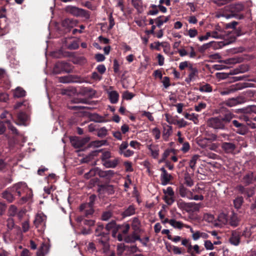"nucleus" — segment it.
Masks as SVG:
<instances>
[{
    "instance_id": "f257e3e1",
    "label": "nucleus",
    "mask_w": 256,
    "mask_h": 256,
    "mask_svg": "<svg viewBox=\"0 0 256 256\" xmlns=\"http://www.w3.org/2000/svg\"><path fill=\"white\" fill-rule=\"evenodd\" d=\"M64 11L76 17L83 16L86 18H90V14L88 11L76 6H68L65 7Z\"/></svg>"
},
{
    "instance_id": "f03ea898",
    "label": "nucleus",
    "mask_w": 256,
    "mask_h": 256,
    "mask_svg": "<svg viewBox=\"0 0 256 256\" xmlns=\"http://www.w3.org/2000/svg\"><path fill=\"white\" fill-rule=\"evenodd\" d=\"M46 216L43 213L38 214L34 222V224L38 230L44 232L46 226Z\"/></svg>"
},
{
    "instance_id": "7ed1b4c3",
    "label": "nucleus",
    "mask_w": 256,
    "mask_h": 256,
    "mask_svg": "<svg viewBox=\"0 0 256 256\" xmlns=\"http://www.w3.org/2000/svg\"><path fill=\"white\" fill-rule=\"evenodd\" d=\"M208 124L216 130H224L226 128V126L221 119V116L210 118L208 121Z\"/></svg>"
},
{
    "instance_id": "20e7f679",
    "label": "nucleus",
    "mask_w": 256,
    "mask_h": 256,
    "mask_svg": "<svg viewBox=\"0 0 256 256\" xmlns=\"http://www.w3.org/2000/svg\"><path fill=\"white\" fill-rule=\"evenodd\" d=\"M244 6L243 4H232L230 6V10L231 11L230 14H222L220 16H219L218 17L221 16L226 18V19H228L233 17H236L238 16L235 13L242 11L244 10Z\"/></svg>"
},
{
    "instance_id": "39448f33",
    "label": "nucleus",
    "mask_w": 256,
    "mask_h": 256,
    "mask_svg": "<svg viewBox=\"0 0 256 256\" xmlns=\"http://www.w3.org/2000/svg\"><path fill=\"white\" fill-rule=\"evenodd\" d=\"M210 33L212 38L216 39H226L228 35L226 32L218 25L216 26L214 29L210 32Z\"/></svg>"
},
{
    "instance_id": "423d86ee",
    "label": "nucleus",
    "mask_w": 256,
    "mask_h": 256,
    "mask_svg": "<svg viewBox=\"0 0 256 256\" xmlns=\"http://www.w3.org/2000/svg\"><path fill=\"white\" fill-rule=\"evenodd\" d=\"M248 84L246 82L238 83L236 84L231 86L230 88L225 90L221 91L220 94L222 96L226 95L236 90L247 88L248 86Z\"/></svg>"
},
{
    "instance_id": "0eeeda50",
    "label": "nucleus",
    "mask_w": 256,
    "mask_h": 256,
    "mask_svg": "<svg viewBox=\"0 0 256 256\" xmlns=\"http://www.w3.org/2000/svg\"><path fill=\"white\" fill-rule=\"evenodd\" d=\"M128 142L126 141L122 142L118 148V153L120 155H123L126 158H128L134 154V152L128 149Z\"/></svg>"
},
{
    "instance_id": "6e6552de",
    "label": "nucleus",
    "mask_w": 256,
    "mask_h": 256,
    "mask_svg": "<svg viewBox=\"0 0 256 256\" xmlns=\"http://www.w3.org/2000/svg\"><path fill=\"white\" fill-rule=\"evenodd\" d=\"M108 234V233L106 234L104 232L96 234V236L98 237L96 240L99 244L103 246L104 251L107 250L109 248Z\"/></svg>"
},
{
    "instance_id": "1a4fd4ad",
    "label": "nucleus",
    "mask_w": 256,
    "mask_h": 256,
    "mask_svg": "<svg viewBox=\"0 0 256 256\" xmlns=\"http://www.w3.org/2000/svg\"><path fill=\"white\" fill-rule=\"evenodd\" d=\"M69 66L68 64L64 62H57L53 70L54 73L58 74L62 72H70V71L67 70V67Z\"/></svg>"
},
{
    "instance_id": "9d476101",
    "label": "nucleus",
    "mask_w": 256,
    "mask_h": 256,
    "mask_svg": "<svg viewBox=\"0 0 256 256\" xmlns=\"http://www.w3.org/2000/svg\"><path fill=\"white\" fill-rule=\"evenodd\" d=\"M78 23V21L76 20L67 18L62 22V25L67 31H70L71 28L77 25Z\"/></svg>"
},
{
    "instance_id": "9b49d317",
    "label": "nucleus",
    "mask_w": 256,
    "mask_h": 256,
    "mask_svg": "<svg viewBox=\"0 0 256 256\" xmlns=\"http://www.w3.org/2000/svg\"><path fill=\"white\" fill-rule=\"evenodd\" d=\"M90 140V137L79 138L76 137L71 140L72 145L76 148H80L84 146Z\"/></svg>"
},
{
    "instance_id": "f8f14e48",
    "label": "nucleus",
    "mask_w": 256,
    "mask_h": 256,
    "mask_svg": "<svg viewBox=\"0 0 256 256\" xmlns=\"http://www.w3.org/2000/svg\"><path fill=\"white\" fill-rule=\"evenodd\" d=\"M245 102L246 100L244 97L240 96L228 100L226 102V104L230 107H232L237 104L244 103Z\"/></svg>"
},
{
    "instance_id": "ddd939ff",
    "label": "nucleus",
    "mask_w": 256,
    "mask_h": 256,
    "mask_svg": "<svg viewBox=\"0 0 256 256\" xmlns=\"http://www.w3.org/2000/svg\"><path fill=\"white\" fill-rule=\"evenodd\" d=\"M80 210L86 216L92 214L94 212L93 206L85 204L80 206Z\"/></svg>"
},
{
    "instance_id": "4468645a",
    "label": "nucleus",
    "mask_w": 256,
    "mask_h": 256,
    "mask_svg": "<svg viewBox=\"0 0 256 256\" xmlns=\"http://www.w3.org/2000/svg\"><path fill=\"white\" fill-rule=\"evenodd\" d=\"M160 170L162 173L160 175L161 182L162 185L167 184L172 178V176L168 173L164 168H162Z\"/></svg>"
},
{
    "instance_id": "2eb2a0df",
    "label": "nucleus",
    "mask_w": 256,
    "mask_h": 256,
    "mask_svg": "<svg viewBox=\"0 0 256 256\" xmlns=\"http://www.w3.org/2000/svg\"><path fill=\"white\" fill-rule=\"evenodd\" d=\"M232 124L234 126L238 128V130L236 131L238 134L241 135H244L247 132L248 129L244 124L239 122L236 120H234L232 121Z\"/></svg>"
},
{
    "instance_id": "dca6fc26",
    "label": "nucleus",
    "mask_w": 256,
    "mask_h": 256,
    "mask_svg": "<svg viewBox=\"0 0 256 256\" xmlns=\"http://www.w3.org/2000/svg\"><path fill=\"white\" fill-rule=\"evenodd\" d=\"M222 148L227 154L232 153L236 148V145L232 142H224L222 144Z\"/></svg>"
},
{
    "instance_id": "f3484780",
    "label": "nucleus",
    "mask_w": 256,
    "mask_h": 256,
    "mask_svg": "<svg viewBox=\"0 0 256 256\" xmlns=\"http://www.w3.org/2000/svg\"><path fill=\"white\" fill-rule=\"evenodd\" d=\"M229 241L232 244L236 246H238L240 242V232L236 230L232 231Z\"/></svg>"
},
{
    "instance_id": "a211bd4d",
    "label": "nucleus",
    "mask_w": 256,
    "mask_h": 256,
    "mask_svg": "<svg viewBox=\"0 0 256 256\" xmlns=\"http://www.w3.org/2000/svg\"><path fill=\"white\" fill-rule=\"evenodd\" d=\"M134 232L130 234L124 238V240L126 243H132L134 242L136 240H140L142 242V240L140 238V236L137 234L136 232Z\"/></svg>"
},
{
    "instance_id": "6ab92c4d",
    "label": "nucleus",
    "mask_w": 256,
    "mask_h": 256,
    "mask_svg": "<svg viewBox=\"0 0 256 256\" xmlns=\"http://www.w3.org/2000/svg\"><path fill=\"white\" fill-rule=\"evenodd\" d=\"M50 246L47 243H42L36 252L37 256H44L48 252Z\"/></svg>"
},
{
    "instance_id": "aec40b11",
    "label": "nucleus",
    "mask_w": 256,
    "mask_h": 256,
    "mask_svg": "<svg viewBox=\"0 0 256 256\" xmlns=\"http://www.w3.org/2000/svg\"><path fill=\"white\" fill-rule=\"evenodd\" d=\"M172 132V127L171 126L167 124L163 126L162 138L165 140H168Z\"/></svg>"
},
{
    "instance_id": "412c9836",
    "label": "nucleus",
    "mask_w": 256,
    "mask_h": 256,
    "mask_svg": "<svg viewBox=\"0 0 256 256\" xmlns=\"http://www.w3.org/2000/svg\"><path fill=\"white\" fill-rule=\"evenodd\" d=\"M132 6L137 10L138 13H142L144 10L142 0H132Z\"/></svg>"
},
{
    "instance_id": "4be33fe9",
    "label": "nucleus",
    "mask_w": 256,
    "mask_h": 256,
    "mask_svg": "<svg viewBox=\"0 0 256 256\" xmlns=\"http://www.w3.org/2000/svg\"><path fill=\"white\" fill-rule=\"evenodd\" d=\"M256 180V178H254L252 172H247L242 178V182L246 184H249L252 182L254 180Z\"/></svg>"
},
{
    "instance_id": "5701e85b",
    "label": "nucleus",
    "mask_w": 256,
    "mask_h": 256,
    "mask_svg": "<svg viewBox=\"0 0 256 256\" xmlns=\"http://www.w3.org/2000/svg\"><path fill=\"white\" fill-rule=\"evenodd\" d=\"M119 162L120 159L117 158L112 160H108L102 163V164L106 168H114L118 166Z\"/></svg>"
},
{
    "instance_id": "b1692460",
    "label": "nucleus",
    "mask_w": 256,
    "mask_h": 256,
    "mask_svg": "<svg viewBox=\"0 0 256 256\" xmlns=\"http://www.w3.org/2000/svg\"><path fill=\"white\" fill-rule=\"evenodd\" d=\"M99 190L108 194H112L114 192V188L112 185H100Z\"/></svg>"
},
{
    "instance_id": "393cba45",
    "label": "nucleus",
    "mask_w": 256,
    "mask_h": 256,
    "mask_svg": "<svg viewBox=\"0 0 256 256\" xmlns=\"http://www.w3.org/2000/svg\"><path fill=\"white\" fill-rule=\"evenodd\" d=\"M148 148L151 152L152 156L154 158H157L159 154V148L158 145L150 144Z\"/></svg>"
},
{
    "instance_id": "a878e982",
    "label": "nucleus",
    "mask_w": 256,
    "mask_h": 256,
    "mask_svg": "<svg viewBox=\"0 0 256 256\" xmlns=\"http://www.w3.org/2000/svg\"><path fill=\"white\" fill-rule=\"evenodd\" d=\"M170 16H160L154 20V22L158 27L160 28L164 23L166 22L170 19Z\"/></svg>"
},
{
    "instance_id": "bb28decb",
    "label": "nucleus",
    "mask_w": 256,
    "mask_h": 256,
    "mask_svg": "<svg viewBox=\"0 0 256 256\" xmlns=\"http://www.w3.org/2000/svg\"><path fill=\"white\" fill-rule=\"evenodd\" d=\"M108 95L111 103L116 104L118 102L119 98V94L116 91L113 90L110 92L108 93Z\"/></svg>"
},
{
    "instance_id": "cd10ccee",
    "label": "nucleus",
    "mask_w": 256,
    "mask_h": 256,
    "mask_svg": "<svg viewBox=\"0 0 256 256\" xmlns=\"http://www.w3.org/2000/svg\"><path fill=\"white\" fill-rule=\"evenodd\" d=\"M198 76V70L196 69L193 71L190 72L188 76L186 78L185 81L188 83H190L194 80Z\"/></svg>"
},
{
    "instance_id": "c85d7f7f",
    "label": "nucleus",
    "mask_w": 256,
    "mask_h": 256,
    "mask_svg": "<svg viewBox=\"0 0 256 256\" xmlns=\"http://www.w3.org/2000/svg\"><path fill=\"white\" fill-rule=\"evenodd\" d=\"M26 91L22 88L18 86L14 90V96L16 98H22L26 96Z\"/></svg>"
},
{
    "instance_id": "c756f323",
    "label": "nucleus",
    "mask_w": 256,
    "mask_h": 256,
    "mask_svg": "<svg viewBox=\"0 0 256 256\" xmlns=\"http://www.w3.org/2000/svg\"><path fill=\"white\" fill-rule=\"evenodd\" d=\"M240 219L238 217L237 215L234 213H232L230 217L229 222L230 225L232 226L236 227L238 225Z\"/></svg>"
},
{
    "instance_id": "7c9ffc66",
    "label": "nucleus",
    "mask_w": 256,
    "mask_h": 256,
    "mask_svg": "<svg viewBox=\"0 0 256 256\" xmlns=\"http://www.w3.org/2000/svg\"><path fill=\"white\" fill-rule=\"evenodd\" d=\"M234 115L230 112H226L223 116H221V119L223 121L224 124H226L230 122L233 118Z\"/></svg>"
},
{
    "instance_id": "2f4dec72",
    "label": "nucleus",
    "mask_w": 256,
    "mask_h": 256,
    "mask_svg": "<svg viewBox=\"0 0 256 256\" xmlns=\"http://www.w3.org/2000/svg\"><path fill=\"white\" fill-rule=\"evenodd\" d=\"M201 207L200 204H196L194 202H188V212L198 211Z\"/></svg>"
},
{
    "instance_id": "473e14b6",
    "label": "nucleus",
    "mask_w": 256,
    "mask_h": 256,
    "mask_svg": "<svg viewBox=\"0 0 256 256\" xmlns=\"http://www.w3.org/2000/svg\"><path fill=\"white\" fill-rule=\"evenodd\" d=\"M135 213V208L132 205L130 206L122 213L124 217L130 216Z\"/></svg>"
},
{
    "instance_id": "72a5a7b5",
    "label": "nucleus",
    "mask_w": 256,
    "mask_h": 256,
    "mask_svg": "<svg viewBox=\"0 0 256 256\" xmlns=\"http://www.w3.org/2000/svg\"><path fill=\"white\" fill-rule=\"evenodd\" d=\"M170 224L175 228L182 229L184 226V224L180 221H176L174 219L170 220Z\"/></svg>"
},
{
    "instance_id": "f704fd0d",
    "label": "nucleus",
    "mask_w": 256,
    "mask_h": 256,
    "mask_svg": "<svg viewBox=\"0 0 256 256\" xmlns=\"http://www.w3.org/2000/svg\"><path fill=\"white\" fill-rule=\"evenodd\" d=\"M132 229L135 232H138L140 230V222L138 218H134L132 224Z\"/></svg>"
},
{
    "instance_id": "c9c22d12",
    "label": "nucleus",
    "mask_w": 256,
    "mask_h": 256,
    "mask_svg": "<svg viewBox=\"0 0 256 256\" xmlns=\"http://www.w3.org/2000/svg\"><path fill=\"white\" fill-rule=\"evenodd\" d=\"M218 220L222 224H226L228 222V216L226 214L222 212L218 216Z\"/></svg>"
},
{
    "instance_id": "e433bc0d",
    "label": "nucleus",
    "mask_w": 256,
    "mask_h": 256,
    "mask_svg": "<svg viewBox=\"0 0 256 256\" xmlns=\"http://www.w3.org/2000/svg\"><path fill=\"white\" fill-rule=\"evenodd\" d=\"M242 111L245 114H251L252 113L256 114V106L251 105L248 106L242 109Z\"/></svg>"
},
{
    "instance_id": "4c0bfd02",
    "label": "nucleus",
    "mask_w": 256,
    "mask_h": 256,
    "mask_svg": "<svg viewBox=\"0 0 256 256\" xmlns=\"http://www.w3.org/2000/svg\"><path fill=\"white\" fill-rule=\"evenodd\" d=\"M199 90L200 92H212V89L210 84H206L200 86L199 88Z\"/></svg>"
},
{
    "instance_id": "58836bf2",
    "label": "nucleus",
    "mask_w": 256,
    "mask_h": 256,
    "mask_svg": "<svg viewBox=\"0 0 256 256\" xmlns=\"http://www.w3.org/2000/svg\"><path fill=\"white\" fill-rule=\"evenodd\" d=\"M199 156L197 154L194 155L192 158L189 162V166L190 168L194 170L195 168L197 160L198 159Z\"/></svg>"
},
{
    "instance_id": "ea45409f",
    "label": "nucleus",
    "mask_w": 256,
    "mask_h": 256,
    "mask_svg": "<svg viewBox=\"0 0 256 256\" xmlns=\"http://www.w3.org/2000/svg\"><path fill=\"white\" fill-rule=\"evenodd\" d=\"M58 80L59 82L62 83H70L72 82V78L70 76L58 77Z\"/></svg>"
},
{
    "instance_id": "a19ab883",
    "label": "nucleus",
    "mask_w": 256,
    "mask_h": 256,
    "mask_svg": "<svg viewBox=\"0 0 256 256\" xmlns=\"http://www.w3.org/2000/svg\"><path fill=\"white\" fill-rule=\"evenodd\" d=\"M243 202V198L242 196L238 197L234 200V204L235 208L237 209L240 208Z\"/></svg>"
},
{
    "instance_id": "79ce46f5",
    "label": "nucleus",
    "mask_w": 256,
    "mask_h": 256,
    "mask_svg": "<svg viewBox=\"0 0 256 256\" xmlns=\"http://www.w3.org/2000/svg\"><path fill=\"white\" fill-rule=\"evenodd\" d=\"M184 116L186 118L193 121L195 124H196L198 121V116L195 115L194 114H189L186 113Z\"/></svg>"
},
{
    "instance_id": "37998d69",
    "label": "nucleus",
    "mask_w": 256,
    "mask_h": 256,
    "mask_svg": "<svg viewBox=\"0 0 256 256\" xmlns=\"http://www.w3.org/2000/svg\"><path fill=\"white\" fill-rule=\"evenodd\" d=\"M112 157L111 153L110 152L108 151H106L104 152H102L101 156L100 159L102 162V163H104V162L107 161L108 160H110V158Z\"/></svg>"
},
{
    "instance_id": "c03bdc74",
    "label": "nucleus",
    "mask_w": 256,
    "mask_h": 256,
    "mask_svg": "<svg viewBox=\"0 0 256 256\" xmlns=\"http://www.w3.org/2000/svg\"><path fill=\"white\" fill-rule=\"evenodd\" d=\"M184 183L188 186H192L194 185V181L189 174H186L184 176Z\"/></svg>"
},
{
    "instance_id": "a18cd8bd",
    "label": "nucleus",
    "mask_w": 256,
    "mask_h": 256,
    "mask_svg": "<svg viewBox=\"0 0 256 256\" xmlns=\"http://www.w3.org/2000/svg\"><path fill=\"white\" fill-rule=\"evenodd\" d=\"M178 206L182 210H184L188 212V202H186L182 200L178 202Z\"/></svg>"
},
{
    "instance_id": "49530a36",
    "label": "nucleus",
    "mask_w": 256,
    "mask_h": 256,
    "mask_svg": "<svg viewBox=\"0 0 256 256\" xmlns=\"http://www.w3.org/2000/svg\"><path fill=\"white\" fill-rule=\"evenodd\" d=\"M189 192V190L186 188H184L183 186H180L179 193L182 197L184 198L187 196Z\"/></svg>"
},
{
    "instance_id": "de8ad7c7",
    "label": "nucleus",
    "mask_w": 256,
    "mask_h": 256,
    "mask_svg": "<svg viewBox=\"0 0 256 256\" xmlns=\"http://www.w3.org/2000/svg\"><path fill=\"white\" fill-rule=\"evenodd\" d=\"M2 197L7 200L9 202H12L14 200L13 195L7 190L2 192Z\"/></svg>"
},
{
    "instance_id": "09e8293b",
    "label": "nucleus",
    "mask_w": 256,
    "mask_h": 256,
    "mask_svg": "<svg viewBox=\"0 0 256 256\" xmlns=\"http://www.w3.org/2000/svg\"><path fill=\"white\" fill-rule=\"evenodd\" d=\"M108 134V130L105 127L101 128L98 130L97 135L98 137L103 138Z\"/></svg>"
},
{
    "instance_id": "8fccbe9b",
    "label": "nucleus",
    "mask_w": 256,
    "mask_h": 256,
    "mask_svg": "<svg viewBox=\"0 0 256 256\" xmlns=\"http://www.w3.org/2000/svg\"><path fill=\"white\" fill-rule=\"evenodd\" d=\"M107 143L106 140H95L91 142V146L95 147H99L105 145Z\"/></svg>"
},
{
    "instance_id": "3c124183",
    "label": "nucleus",
    "mask_w": 256,
    "mask_h": 256,
    "mask_svg": "<svg viewBox=\"0 0 256 256\" xmlns=\"http://www.w3.org/2000/svg\"><path fill=\"white\" fill-rule=\"evenodd\" d=\"M18 212L16 207L14 205H11L8 209V214L11 216H16Z\"/></svg>"
},
{
    "instance_id": "603ef678",
    "label": "nucleus",
    "mask_w": 256,
    "mask_h": 256,
    "mask_svg": "<svg viewBox=\"0 0 256 256\" xmlns=\"http://www.w3.org/2000/svg\"><path fill=\"white\" fill-rule=\"evenodd\" d=\"M134 94L128 91H125L123 92L122 97L124 99L126 100H130L134 97Z\"/></svg>"
},
{
    "instance_id": "864d4df0",
    "label": "nucleus",
    "mask_w": 256,
    "mask_h": 256,
    "mask_svg": "<svg viewBox=\"0 0 256 256\" xmlns=\"http://www.w3.org/2000/svg\"><path fill=\"white\" fill-rule=\"evenodd\" d=\"M164 200L168 205H172L174 202V196H164Z\"/></svg>"
},
{
    "instance_id": "5fc2aeb1",
    "label": "nucleus",
    "mask_w": 256,
    "mask_h": 256,
    "mask_svg": "<svg viewBox=\"0 0 256 256\" xmlns=\"http://www.w3.org/2000/svg\"><path fill=\"white\" fill-rule=\"evenodd\" d=\"M118 226L116 224L115 221L112 220L109 223H108L106 226V229L108 231H110V230H112L116 228Z\"/></svg>"
},
{
    "instance_id": "6e6d98bb",
    "label": "nucleus",
    "mask_w": 256,
    "mask_h": 256,
    "mask_svg": "<svg viewBox=\"0 0 256 256\" xmlns=\"http://www.w3.org/2000/svg\"><path fill=\"white\" fill-rule=\"evenodd\" d=\"M96 174V168L91 169L88 172L86 173L84 176L86 178L88 179L94 176Z\"/></svg>"
},
{
    "instance_id": "4d7b16f0",
    "label": "nucleus",
    "mask_w": 256,
    "mask_h": 256,
    "mask_svg": "<svg viewBox=\"0 0 256 256\" xmlns=\"http://www.w3.org/2000/svg\"><path fill=\"white\" fill-rule=\"evenodd\" d=\"M5 122L8 124V129L10 130L13 134H18V130L12 124L10 120H6Z\"/></svg>"
},
{
    "instance_id": "13d9d810",
    "label": "nucleus",
    "mask_w": 256,
    "mask_h": 256,
    "mask_svg": "<svg viewBox=\"0 0 256 256\" xmlns=\"http://www.w3.org/2000/svg\"><path fill=\"white\" fill-rule=\"evenodd\" d=\"M152 132L156 140H158L160 138V132L158 128H154L152 130Z\"/></svg>"
},
{
    "instance_id": "bf43d9fd",
    "label": "nucleus",
    "mask_w": 256,
    "mask_h": 256,
    "mask_svg": "<svg viewBox=\"0 0 256 256\" xmlns=\"http://www.w3.org/2000/svg\"><path fill=\"white\" fill-rule=\"evenodd\" d=\"M18 118L20 122H21L22 123H24L27 120V116L25 113L20 112L18 113Z\"/></svg>"
},
{
    "instance_id": "052dcab7",
    "label": "nucleus",
    "mask_w": 256,
    "mask_h": 256,
    "mask_svg": "<svg viewBox=\"0 0 256 256\" xmlns=\"http://www.w3.org/2000/svg\"><path fill=\"white\" fill-rule=\"evenodd\" d=\"M174 150L170 149V150H166L162 154V159L160 160V162L164 161L166 158L170 155L171 152L174 153Z\"/></svg>"
},
{
    "instance_id": "680f3d73",
    "label": "nucleus",
    "mask_w": 256,
    "mask_h": 256,
    "mask_svg": "<svg viewBox=\"0 0 256 256\" xmlns=\"http://www.w3.org/2000/svg\"><path fill=\"white\" fill-rule=\"evenodd\" d=\"M112 216V214L110 211L104 212L102 216V219L103 220L106 221L108 220Z\"/></svg>"
},
{
    "instance_id": "e2e57ef3",
    "label": "nucleus",
    "mask_w": 256,
    "mask_h": 256,
    "mask_svg": "<svg viewBox=\"0 0 256 256\" xmlns=\"http://www.w3.org/2000/svg\"><path fill=\"white\" fill-rule=\"evenodd\" d=\"M165 196H174V193L172 187H168L166 190H164Z\"/></svg>"
},
{
    "instance_id": "0e129e2a",
    "label": "nucleus",
    "mask_w": 256,
    "mask_h": 256,
    "mask_svg": "<svg viewBox=\"0 0 256 256\" xmlns=\"http://www.w3.org/2000/svg\"><path fill=\"white\" fill-rule=\"evenodd\" d=\"M96 174H98L100 178H106V170H102L98 168H96Z\"/></svg>"
},
{
    "instance_id": "69168bd1",
    "label": "nucleus",
    "mask_w": 256,
    "mask_h": 256,
    "mask_svg": "<svg viewBox=\"0 0 256 256\" xmlns=\"http://www.w3.org/2000/svg\"><path fill=\"white\" fill-rule=\"evenodd\" d=\"M6 226L9 230H11L13 228L14 226V222L13 218H10L8 219Z\"/></svg>"
},
{
    "instance_id": "338daca9",
    "label": "nucleus",
    "mask_w": 256,
    "mask_h": 256,
    "mask_svg": "<svg viewBox=\"0 0 256 256\" xmlns=\"http://www.w3.org/2000/svg\"><path fill=\"white\" fill-rule=\"evenodd\" d=\"M204 246L206 250H212L214 248V244L208 240L205 241Z\"/></svg>"
},
{
    "instance_id": "774afa93",
    "label": "nucleus",
    "mask_w": 256,
    "mask_h": 256,
    "mask_svg": "<svg viewBox=\"0 0 256 256\" xmlns=\"http://www.w3.org/2000/svg\"><path fill=\"white\" fill-rule=\"evenodd\" d=\"M79 47V45L77 42L73 41L68 46V48L69 50H76Z\"/></svg>"
}]
</instances>
